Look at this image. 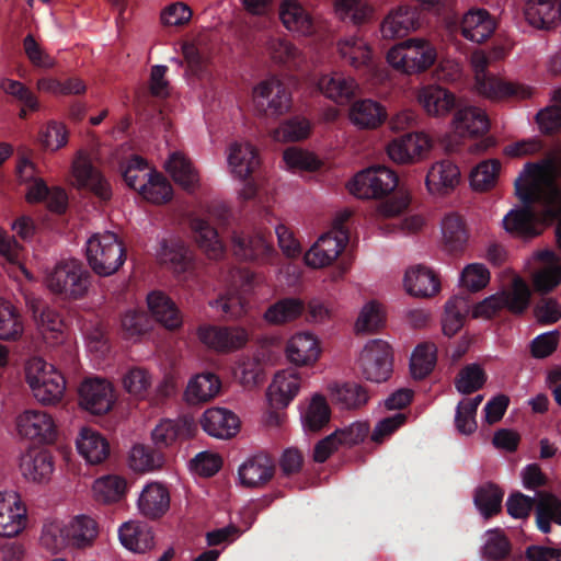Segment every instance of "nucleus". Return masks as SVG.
<instances>
[{
    "mask_svg": "<svg viewBox=\"0 0 561 561\" xmlns=\"http://www.w3.org/2000/svg\"><path fill=\"white\" fill-rule=\"evenodd\" d=\"M157 257L161 264L169 266L175 273L186 271L192 255L190 250L181 242L162 241L157 250Z\"/></svg>",
    "mask_w": 561,
    "mask_h": 561,
    "instance_id": "6e6d98bb",
    "label": "nucleus"
},
{
    "mask_svg": "<svg viewBox=\"0 0 561 561\" xmlns=\"http://www.w3.org/2000/svg\"><path fill=\"white\" fill-rule=\"evenodd\" d=\"M442 237L449 251L462 250L468 242V232L461 217L457 214L446 215L440 222Z\"/></svg>",
    "mask_w": 561,
    "mask_h": 561,
    "instance_id": "4d7b16f0",
    "label": "nucleus"
},
{
    "mask_svg": "<svg viewBox=\"0 0 561 561\" xmlns=\"http://www.w3.org/2000/svg\"><path fill=\"white\" fill-rule=\"evenodd\" d=\"M502 163L497 159H485L474 165L469 174L470 188L478 193L493 190L499 182Z\"/></svg>",
    "mask_w": 561,
    "mask_h": 561,
    "instance_id": "8fccbe9b",
    "label": "nucleus"
},
{
    "mask_svg": "<svg viewBox=\"0 0 561 561\" xmlns=\"http://www.w3.org/2000/svg\"><path fill=\"white\" fill-rule=\"evenodd\" d=\"M264 51L277 65L294 62L300 56L299 49L283 36H268L264 43Z\"/></svg>",
    "mask_w": 561,
    "mask_h": 561,
    "instance_id": "e2e57ef3",
    "label": "nucleus"
},
{
    "mask_svg": "<svg viewBox=\"0 0 561 561\" xmlns=\"http://www.w3.org/2000/svg\"><path fill=\"white\" fill-rule=\"evenodd\" d=\"M503 491L493 483H485L476 490L474 504L479 512L489 518L502 508Z\"/></svg>",
    "mask_w": 561,
    "mask_h": 561,
    "instance_id": "338daca9",
    "label": "nucleus"
},
{
    "mask_svg": "<svg viewBox=\"0 0 561 561\" xmlns=\"http://www.w3.org/2000/svg\"><path fill=\"white\" fill-rule=\"evenodd\" d=\"M232 245L236 255L244 260H268L276 254L273 244L261 232L234 234Z\"/></svg>",
    "mask_w": 561,
    "mask_h": 561,
    "instance_id": "a19ab883",
    "label": "nucleus"
},
{
    "mask_svg": "<svg viewBox=\"0 0 561 561\" xmlns=\"http://www.w3.org/2000/svg\"><path fill=\"white\" fill-rule=\"evenodd\" d=\"M226 160L231 175L240 181L248 180L260 165L257 148L245 139L234 140L228 145Z\"/></svg>",
    "mask_w": 561,
    "mask_h": 561,
    "instance_id": "5701e85b",
    "label": "nucleus"
},
{
    "mask_svg": "<svg viewBox=\"0 0 561 561\" xmlns=\"http://www.w3.org/2000/svg\"><path fill=\"white\" fill-rule=\"evenodd\" d=\"M340 58L355 70L365 69L366 80L374 84H382L389 79L388 70L375 60L371 45L365 37L353 34L336 42Z\"/></svg>",
    "mask_w": 561,
    "mask_h": 561,
    "instance_id": "423d86ee",
    "label": "nucleus"
},
{
    "mask_svg": "<svg viewBox=\"0 0 561 561\" xmlns=\"http://www.w3.org/2000/svg\"><path fill=\"white\" fill-rule=\"evenodd\" d=\"M221 389L219 377L213 373L194 375L187 382L184 398L188 403L207 402L217 397Z\"/></svg>",
    "mask_w": 561,
    "mask_h": 561,
    "instance_id": "de8ad7c7",
    "label": "nucleus"
},
{
    "mask_svg": "<svg viewBox=\"0 0 561 561\" xmlns=\"http://www.w3.org/2000/svg\"><path fill=\"white\" fill-rule=\"evenodd\" d=\"M24 330L20 310L11 301L0 298V340L16 342L22 339Z\"/></svg>",
    "mask_w": 561,
    "mask_h": 561,
    "instance_id": "3c124183",
    "label": "nucleus"
},
{
    "mask_svg": "<svg viewBox=\"0 0 561 561\" xmlns=\"http://www.w3.org/2000/svg\"><path fill=\"white\" fill-rule=\"evenodd\" d=\"M305 310V304L299 298H284L271 305L264 312L263 319L272 325H283L299 318Z\"/></svg>",
    "mask_w": 561,
    "mask_h": 561,
    "instance_id": "603ef678",
    "label": "nucleus"
},
{
    "mask_svg": "<svg viewBox=\"0 0 561 561\" xmlns=\"http://www.w3.org/2000/svg\"><path fill=\"white\" fill-rule=\"evenodd\" d=\"M148 309L151 317L169 331H175L183 324V316L174 301L160 291L147 296Z\"/></svg>",
    "mask_w": 561,
    "mask_h": 561,
    "instance_id": "58836bf2",
    "label": "nucleus"
},
{
    "mask_svg": "<svg viewBox=\"0 0 561 561\" xmlns=\"http://www.w3.org/2000/svg\"><path fill=\"white\" fill-rule=\"evenodd\" d=\"M118 538L126 549L137 553L151 550L154 546L152 529L141 522L124 523L118 529Z\"/></svg>",
    "mask_w": 561,
    "mask_h": 561,
    "instance_id": "79ce46f5",
    "label": "nucleus"
},
{
    "mask_svg": "<svg viewBox=\"0 0 561 561\" xmlns=\"http://www.w3.org/2000/svg\"><path fill=\"white\" fill-rule=\"evenodd\" d=\"M473 91L478 95L492 102L503 101L508 98L527 99L531 95V89L529 87L492 73L473 82Z\"/></svg>",
    "mask_w": 561,
    "mask_h": 561,
    "instance_id": "393cba45",
    "label": "nucleus"
},
{
    "mask_svg": "<svg viewBox=\"0 0 561 561\" xmlns=\"http://www.w3.org/2000/svg\"><path fill=\"white\" fill-rule=\"evenodd\" d=\"M450 125L458 136L472 138L489 131L490 119L483 108L466 105L457 108Z\"/></svg>",
    "mask_w": 561,
    "mask_h": 561,
    "instance_id": "cd10ccee",
    "label": "nucleus"
},
{
    "mask_svg": "<svg viewBox=\"0 0 561 561\" xmlns=\"http://www.w3.org/2000/svg\"><path fill=\"white\" fill-rule=\"evenodd\" d=\"M99 536V524L85 514L76 515L69 520L54 518L47 520L42 530L41 541L51 551L67 547L75 549L91 548Z\"/></svg>",
    "mask_w": 561,
    "mask_h": 561,
    "instance_id": "f03ea898",
    "label": "nucleus"
},
{
    "mask_svg": "<svg viewBox=\"0 0 561 561\" xmlns=\"http://www.w3.org/2000/svg\"><path fill=\"white\" fill-rule=\"evenodd\" d=\"M190 227L193 238L209 260H220L225 254V247L218 237L217 230L203 218H192Z\"/></svg>",
    "mask_w": 561,
    "mask_h": 561,
    "instance_id": "37998d69",
    "label": "nucleus"
},
{
    "mask_svg": "<svg viewBox=\"0 0 561 561\" xmlns=\"http://www.w3.org/2000/svg\"><path fill=\"white\" fill-rule=\"evenodd\" d=\"M385 59L400 75H422L437 62L438 51L428 38L414 36L392 45L386 51Z\"/></svg>",
    "mask_w": 561,
    "mask_h": 561,
    "instance_id": "7ed1b4c3",
    "label": "nucleus"
},
{
    "mask_svg": "<svg viewBox=\"0 0 561 561\" xmlns=\"http://www.w3.org/2000/svg\"><path fill=\"white\" fill-rule=\"evenodd\" d=\"M437 360V347L432 342L419 344L410 358V370L414 379H423L435 367Z\"/></svg>",
    "mask_w": 561,
    "mask_h": 561,
    "instance_id": "bf43d9fd",
    "label": "nucleus"
},
{
    "mask_svg": "<svg viewBox=\"0 0 561 561\" xmlns=\"http://www.w3.org/2000/svg\"><path fill=\"white\" fill-rule=\"evenodd\" d=\"M551 522L561 525V500L552 493H540L536 505L537 526L543 534H548Z\"/></svg>",
    "mask_w": 561,
    "mask_h": 561,
    "instance_id": "5fc2aeb1",
    "label": "nucleus"
},
{
    "mask_svg": "<svg viewBox=\"0 0 561 561\" xmlns=\"http://www.w3.org/2000/svg\"><path fill=\"white\" fill-rule=\"evenodd\" d=\"M24 379L34 399L44 407L60 403L66 393L67 381L62 373L41 356L25 362Z\"/></svg>",
    "mask_w": 561,
    "mask_h": 561,
    "instance_id": "20e7f679",
    "label": "nucleus"
},
{
    "mask_svg": "<svg viewBox=\"0 0 561 561\" xmlns=\"http://www.w3.org/2000/svg\"><path fill=\"white\" fill-rule=\"evenodd\" d=\"M524 15L526 21L536 28H553L561 23V1L526 0Z\"/></svg>",
    "mask_w": 561,
    "mask_h": 561,
    "instance_id": "72a5a7b5",
    "label": "nucleus"
},
{
    "mask_svg": "<svg viewBox=\"0 0 561 561\" xmlns=\"http://www.w3.org/2000/svg\"><path fill=\"white\" fill-rule=\"evenodd\" d=\"M347 238L342 231H332L322 234L316 243L305 253L306 265L312 268H322L330 265L342 253Z\"/></svg>",
    "mask_w": 561,
    "mask_h": 561,
    "instance_id": "a878e982",
    "label": "nucleus"
},
{
    "mask_svg": "<svg viewBox=\"0 0 561 561\" xmlns=\"http://www.w3.org/2000/svg\"><path fill=\"white\" fill-rule=\"evenodd\" d=\"M27 523V511L20 494L15 491L0 492V536L15 537Z\"/></svg>",
    "mask_w": 561,
    "mask_h": 561,
    "instance_id": "4be33fe9",
    "label": "nucleus"
},
{
    "mask_svg": "<svg viewBox=\"0 0 561 561\" xmlns=\"http://www.w3.org/2000/svg\"><path fill=\"white\" fill-rule=\"evenodd\" d=\"M469 311V304L465 297L454 296L445 305L443 318V332L447 336H454L463 325L465 313Z\"/></svg>",
    "mask_w": 561,
    "mask_h": 561,
    "instance_id": "69168bd1",
    "label": "nucleus"
},
{
    "mask_svg": "<svg viewBox=\"0 0 561 561\" xmlns=\"http://www.w3.org/2000/svg\"><path fill=\"white\" fill-rule=\"evenodd\" d=\"M334 13L341 21L360 25L368 22L375 14V8L366 0H335Z\"/></svg>",
    "mask_w": 561,
    "mask_h": 561,
    "instance_id": "864d4df0",
    "label": "nucleus"
},
{
    "mask_svg": "<svg viewBox=\"0 0 561 561\" xmlns=\"http://www.w3.org/2000/svg\"><path fill=\"white\" fill-rule=\"evenodd\" d=\"M233 376L245 389H253L264 379V370L259 359L243 356L236 362Z\"/></svg>",
    "mask_w": 561,
    "mask_h": 561,
    "instance_id": "0e129e2a",
    "label": "nucleus"
},
{
    "mask_svg": "<svg viewBox=\"0 0 561 561\" xmlns=\"http://www.w3.org/2000/svg\"><path fill=\"white\" fill-rule=\"evenodd\" d=\"M251 103L260 118H277L291 107V95L277 76H270L252 89Z\"/></svg>",
    "mask_w": 561,
    "mask_h": 561,
    "instance_id": "0eeeda50",
    "label": "nucleus"
},
{
    "mask_svg": "<svg viewBox=\"0 0 561 561\" xmlns=\"http://www.w3.org/2000/svg\"><path fill=\"white\" fill-rule=\"evenodd\" d=\"M403 286L412 297L431 298L440 289L437 275L427 266L413 265L407 268L403 276Z\"/></svg>",
    "mask_w": 561,
    "mask_h": 561,
    "instance_id": "c756f323",
    "label": "nucleus"
},
{
    "mask_svg": "<svg viewBox=\"0 0 561 561\" xmlns=\"http://www.w3.org/2000/svg\"><path fill=\"white\" fill-rule=\"evenodd\" d=\"M316 87L324 98L336 105L347 104L359 91L357 80L342 70H331L320 75Z\"/></svg>",
    "mask_w": 561,
    "mask_h": 561,
    "instance_id": "aec40b11",
    "label": "nucleus"
},
{
    "mask_svg": "<svg viewBox=\"0 0 561 561\" xmlns=\"http://www.w3.org/2000/svg\"><path fill=\"white\" fill-rule=\"evenodd\" d=\"M275 463L265 453H256L248 458L238 468V481L248 489H262L274 478Z\"/></svg>",
    "mask_w": 561,
    "mask_h": 561,
    "instance_id": "b1692460",
    "label": "nucleus"
},
{
    "mask_svg": "<svg viewBox=\"0 0 561 561\" xmlns=\"http://www.w3.org/2000/svg\"><path fill=\"white\" fill-rule=\"evenodd\" d=\"M422 27L416 8L400 4L391 8L379 23L380 38L383 41L405 39Z\"/></svg>",
    "mask_w": 561,
    "mask_h": 561,
    "instance_id": "f3484780",
    "label": "nucleus"
},
{
    "mask_svg": "<svg viewBox=\"0 0 561 561\" xmlns=\"http://www.w3.org/2000/svg\"><path fill=\"white\" fill-rule=\"evenodd\" d=\"M128 481L119 474H105L96 478L91 486L94 501L101 504H115L125 499Z\"/></svg>",
    "mask_w": 561,
    "mask_h": 561,
    "instance_id": "a18cd8bd",
    "label": "nucleus"
},
{
    "mask_svg": "<svg viewBox=\"0 0 561 561\" xmlns=\"http://www.w3.org/2000/svg\"><path fill=\"white\" fill-rule=\"evenodd\" d=\"M525 208H514L503 218V227L506 232L523 239L534 238L540 234V227L536 221L529 204Z\"/></svg>",
    "mask_w": 561,
    "mask_h": 561,
    "instance_id": "09e8293b",
    "label": "nucleus"
},
{
    "mask_svg": "<svg viewBox=\"0 0 561 561\" xmlns=\"http://www.w3.org/2000/svg\"><path fill=\"white\" fill-rule=\"evenodd\" d=\"M193 18V10L183 1H174L164 5L159 14V21L165 28L181 30L186 27Z\"/></svg>",
    "mask_w": 561,
    "mask_h": 561,
    "instance_id": "774afa93",
    "label": "nucleus"
},
{
    "mask_svg": "<svg viewBox=\"0 0 561 561\" xmlns=\"http://www.w3.org/2000/svg\"><path fill=\"white\" fill-rule=\"evenodd\" d=\"M79 405L93 415H104L114 408L117 396L113 383L104 378H88L78 390Z\"/></svg>",
    "mask_w": 561,
    "mask_h": 561,
    "instance_id": "dca6fc26",
    "label": "nucleus"
},
{
    "mask_svg": "<svg viewBox=\"0 0 561 561\" xmlns=\"http://www.w3.org/2000/svg\"><path fill=\"white\" fill-rule=\"evenodd\" d=\"M461 173L459 167L448 159L434 162L425 176V185L430 194L446 196L459 185Z\"/></svg>",
    "mask_w": 561,
    "mask_h": 561,
    "instance_id": "bb28decb",
    "label": "nucleus"
},
{
    "mask_svg": "<svg viewBox=\"0 0 561 561\" xmlns=\"http://www.w3.org/2000/svg\"><path fill=\"white\" fill-rule=\"evenodd\" d=\"M330 419L331 408L327 398L318 392L310 396L300 411V422L305 432H319Z\"/></svg>",
    "mask_w": 561,
    "mask_h": 561,
    "instance_id": "c03bdc74",
    "label": "nucleus"
},
{
    "mask_svg": "<svg viewBox=\"0 0 561 561\" xmlns=\"http://www.w3.org/2000/svg\"><path fill=\"white\" fill-rule=\"evenodd\" d=\"M69 184L77 190H89L101 199L112 196L110 183L92 164L91 154L85 149L76 152L70 164Z\"/></svg>",
    "mask_w": 561,
    "mask_h": 561,
    "instance_id": "f8f14e48",
    "label": "nucleus"
},
{
    "mask_svg": "<svg viewBox=\"0 0 561 561\" xmlns=\"http://www.w3.org/2000/svg\"><path fill=\"white\" fill-rule=\"evenodd\" d=\"M139 194L151 204L162 205L173 198L174 192L168 179L156 171L141 184Z\"/></svg>",
    "mask_w": 561,
    "mask_h": 561,
    "instance_id": "13d9d810",
    "label": "nucleus"
},
{
    "mask_svg": "<svg viewBox=\"0 0 561 561\" xmlns=\"http://www.w3.org/2000/svg\"><path fill=\"white\" fill-rule=\"evenodd\" d=\"M322 354V341L311 330L295 331L284 344V356L293 368H312L319 363Z\"/></svg>",
    "mask_w": 561,
    "mask_h": 561,
    "instance_id": "4468645a",
    "label": "nucleus"
},
{
    "mask_svg": "<svg viewBox=\"0 0 561 561\" xmlns=\"http://www.w3.org/2000/svg\"><path fill=\"white\" fill-rule=\"evenodd\" d=\"M45 284L55 294L77 299L88 291L89 273L77 260H67L47 274Z\"/></svg>",
    "mask_w": 561,
    "mask_h": 561,
    "instance_id": "9d476101",
    "label": "nucleus"
},
{
    "mask_svg": "<svg viewBox=\"0 0 561 561\" xmlns=\"http://www.w3.org/2000/svg\"><path fill=\"white\" fill-rule=\"evenodd\" d=\"M398 174L386 165L360 170L347 183L348 192L360 199H379L391 194L398 186Z\"/></svg>",
    "mask_w": 561,
    "mask_h": 561,
    "instance_id": "6e6552de",
    "label": "nucleus"
},
{
    "mask_svg": "<svg viewBox=\"0 0 561 561\" xmlns=\"http://www.w3.org/2000/svg\"><path fill=\"white\" fill-rule=\"evenodd\" d=\"M19 437L37 444H53L58 436V427L54 416L44 410L26 409L14 420Z\"/></svg>",
    "mask_w": 561,
    "mask_h": 561,
    "instance_id": "ddd939ff",
    "label": "nucleus"
},
{
    "mask_svg": "<svg viewBox=\"0 0 561 561\" xmlns=\"http://www.w3.org/2000/svg\"><path fill=\"white\" fill-rule=\"evenodd\" d=\"M165 172L186 192L193 193L201 187V176L192 160L181 151L170 153L164 162Z\"/></svg>",
    "mask_w": 561,
    "mask_h": 561,
    "instance_id": "2f4dec72",
    "label": "nucleus"
},
{
    "mask_svg": "<svg viewBox=\"0 0 561 561\" xmlns=\"http://www.w3.org/2000/svg\"><path fill=\"white\" fill-rule=\"evenodd\" d=\"M387 117V108L371 99L358 100L348 110V119L358 129H376L386 122Z\"/></svg>",
    "mask_w": 561,
    "mask_h": 561,
    "instance_id": "e433bc0d",
    "label": "nucleus"
},
{
    "mask_svg": "<svg viewBox=\"0 0 561 561\" xmlns=\"http://www.w3.org/2000/svg\"><path fill=\"white\" fill-rule=\"evenodd\" d=\"M203 430L213 437L227 439L239 432V417L225 408L207 409L201 419Z\"/></svg>",
    "mask_w": 561,
    "mask_h": 561,
    "instance_id": "473e14b6",
    "label": "nucleus"
},
{
    "mask_svg": "<svg viewBox=\"0 0 561 561\" xmlns=\"http://www.w3.org/2000/svg\"><path fill=\"white\" fill-rule=\"evenodd\" d=\"M415 101L427 117L445 119L455 110L457 96L446 87L430 82L416 87Z\"/></svg>",
    "mask_w": 561,
    "mask_h": 561,
    "instance_id": "a211bd4d",
    "label": "nucleus"
},
{
    "mask_svg": "<svg viewBox=\"0 0 561 561\" xmlns=\"http://www.w3.org/2000/svg\"><path fill=\"white\" fill-rule=\"evenodd\" d=\"M89 266L100 276L115 274L125 263L123 242L112 231L93 233L85 242Z\"/></svg>",
    "mask_w": 561,
    "mask_h": 561,
    "instance_id": "39448f33",
    "label": "nucleus"
},
{
    "mask_svg": "<svg viewBox=\"0 0 561 561\" xmlns=\"http://www.w3.org/2000/svg\"><path fill=\"white\" fill-rule=\"evenodd\" d=\"M123 389L136 400H145L152 387V376L140 367L129 368L122 377Z\"/></svg>",
    "mask_w": 561,
    "mask_h": 561,
    "instance_id": "680f3d73",
    "label": "nucleus"
},
{
    "mask_svg": "<svg viewBox=\"0 0 561 561\" xmlns=\"http://www.w3.org/2000/svg\"><path fill=\"white\" fill-rule=\"evenodd\" d=\"M534 259L541 262V266L533 273L531 280L537 293L547 294L561 284V263L557 254L550 250L534 253Z\"/></svg>",
    "mask_w": 561,
    "mask_h": 561,
    "instance_id": "c85d7f7f",
    "label": "nucleus"
},
{
    "mask_svg": "<svg viewBox=\"0 0 561 561\" xmlns=\"http://www.w3.org/2000/svg\"><path fill=\"white\" fill-rule=\"evenodd\" d=\"M278 16L283 26L290 33L309 36L314 31L310 13L298 0H280Z\"/></svg>",
    "mask_w": 561,
    "mask_h": 561,
    "instance_id": "c9c22d12",
    "label": "nucleus"
},
{
    "mask_svg": "<svg viewBox=\"0 0 561 561\" xmlns=\"http://www.w3.org/2000/svg\"><path fill=\"white\" fill-rule=\"evenodd\" d=\"M137 508L139 514L146 518H160L170 508L169 490L159 482L146 484L137 499Z\"/></svg>",
    "mask_w": 561,
    "mask_h": 561,
    "instance_id": "f704fd0d",
    "label": "nucleus"
},
{
    "mask_svg": "<svg viewBox=\"0 0 561 561\" xmlns=\"http://www.w3.org/2000/svg\"><path fill=\"white\" fill-rule=\"evenodd\" d=\"M433 148V139L425 131H412L391 139L385 147L396 164L409 165L423 161Z\"/></svg>",
    "mask_w": 561,
    "mask_h": 561,
    "instance_id": "2eb2a0df",
    "label": "nucleus"
},
{
    "mask_svg": "<svg viewBox=\"0 0 561 561\" xmlns=\"http://www.w3.org/2000/svg\"><path fill=\"white\" fill-rule=\"evenodd\" d=\"M20 470L26 480L45 483L50 480L54 472L53 457L46 450H27L21 457Z\"/></svg>",
    "mask_w": 561,
    "mask_h": 561,
    "instance_id": "ea45409f",
    "label": "nucleus"
},
{
    "mask_svg": "<svg viewBox=\"0 0 561 561\" xmlns=\"http://www.w3.org/2000/svg\"><path fill=\"white\" fill-rule=\"evenodd\" d=\"M559 171L549 159L526 163L514 182L517 197L526 203H540L546 214L559 218L556 236L561 249V188L557 184Z\"/></svg>",
    "mask_w": 561,
    "mask_h": 561,
    "instance_id": "f257e3e1",
    "label": "nucleus"
},
{
    "mask_svg": "<svg viewBox=\"0 0 561 561\" xmlns=\"http://www.w3.org/2000/svg\"><path fill=\"white\" fill-rule=\"evenodd\" d=\"M301 374L293 367L275 373L266 389V399L274 409L287 408L301 390Z\"/></svg>",
    "mask_w": 561,
    "mask_h": 561,
    "instance_id": "412c9836",
    "label": "nucleus"
},
{
    "mask_svg": "<svg viewBox=\"0 0 561 561\" xmlns=\"http://www.w3.org/2000/svg\"><path fill=\"white\" fill-rule=\"evenodd\" d=\"M198 341L208 350L219 354H231L247 347L251 332L242 325H201L196 330Z\"/></svg>",
    "mask_w": 561,
    "mask_h": 561,
    "instance_id": "9b49d317",
    "label": "nucleus"
},
{
    "mask_svg": "<svg viewBox=\"0 0 561 561\" xmlns=\"http://www.w3.org/2000/svg\"><path fill=\"white\" fill-rule=\"evenodd\" d=\"M328 390L332 402L342 410H358L369 401L367 389L356 382L334 383Z\"/></svg>",
    "mask_w": 561,
    "mask_h": 561,
    "instance_id": "49530a36",
    "label": "nucleus"
},
{
    "mask_svg": "<svg viewBox=\"0 0 561 561\" xmlns=\"http://www.w3.org/2000/svg\"><path fill=\"white\" fill-rule=\"evenodd\" d=\"M495 30V22L490 13L482 8H471L461 18L460 33L473 43L488 39Z\"/></svg>",
    "mask_w": 561,
    "mask_h": 561,
    "instance_id": "4c0bfd02",
    "label": "nucleus"
},
{
    "mask_svg": "<svg viewBox=\"0 0 561 561\" xmlns=\"http://www.w3.org/2000/svg\"><path fill=\"white\" fill-rule=\"evenodd\" d=\"M25 305L32 313L36 330L45 343L50 346L61 343L65 337V322L61 316L32 295L25 296Z\"/></svg>",
    "mask_w": 561,
    "mask_h": 561,
    "instance_id": "6ab92c4d",
    "label": "nucleus"
},
{
    "mask_svg": "<svg viewBox=\"0 0 561 561\" xmlns=\"http://www.w3.org/2000/svg\"><path fill=\"white\" fill-rule=\"evenodd\" d=\"M356 365L364 379L370 382L387 381L393 370V350L382 339L367 341L356 358Z\"/></svg>",
    "mask_w": 561,
    "mask_h": 561,
    "instance_id": "1a4fd4ad",
    "label": "nucleus"
},
{
    "mask_svg": "<svg viewBox=\"0 0 561 561\" xmlns=\"http://www.w3.org/2000/svg\"><path fill=\"white\" fill-rule=\"evenodd\" d=\"M76 448L89 465H100L110 456V443L106 437L88 426L80 428L76 438Z\"/></svg>",
    "mask_w": 561,
    "mask_h": 561,
    "instance_id": "7c9ffc66",
    "label": "nucleus"
},
{
    "mask_svg": "<svg viewBox=\"0 0 561 561\" xmlns=\"http://www.w3.org/2000/svg\"><path fill=\"white\" fill-rule=\"evenodd\" d=\"M503 298V307L513 313L524 312L530 300V289L528 284L519 276H515L508 289L499 291Z\"/></svg>",
    "mask_w": 561,
    "mask_h": 561,
    "instance_id": "052dcab7",
    "label": "nucleus"
}]
</instances>
